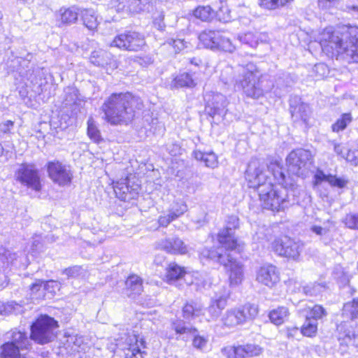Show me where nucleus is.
Segmentation results:
<instances>
[{
  "label": "nucleus",
  "mask_w": 358,
  "mask_h": 358,
  "mask_svg": "<svg viewBox=\"0 0 358 358\" xmlns=\"http://www.w3.org/2000/svg\"><path fill=\"white\" fill-rule=\"evenodd\" d=\"M292 114L294 121L302 120L308 124L310 114V107L308 104L302 103L294 108Z\"/></svg>",
  "instance_id": "32"
},
{
  "label": "nucleus",
  "mask_w": 358,
  "mask_h": 358,
  "mask_svg": "<svg viewBox=\"0 0 358 358\" xmlns=\"http://www.w3.org/2000/svg\"><path fill=\"white\" fill-rule=\"evenodd\" d=\"M222 324L228 328L235 327L243 324V317L238 307L228 309L222 317Z\"/></svg>",
  "instance_id": "22"
},
{
  "label": "nucleus",
  "mask_w": 358,
  "mask_h": 358,
  "mask_svg": "<svg viewBox=\"0 0 358 358\" xmlns=\"http://www.w3.org/2000/svg\"><path fill=\"white\" fill-rule=\"evenodd\" d=\"M200 42L207 48L217 49L222 39V34L217 31L206 30L199 36Z\"/></svg>",
  "instance_id": "24"
},
{
  "label": "nucleus",
  "mask_w": 358,
  "mask_h": 358,
  "mask_svg": "<svg viewBox=\"0 0 358 358\" xmlns=\"http://www.w3.org/2000/svg\"><path fill=\"white\" fill-rule=\"evenodd\" d=\"M352 115L350 113H343L337 121L332 124L333 131L339 132L344 130L346 127L352 122Z\"/></svg>",
  "instance_id": "48"
},
{
  "label": "nucleus",
  "mask_w": 358,
  "mask_h": 358,
  "mask_svg": "<svg viewBox=\"0 0 358 358\" xmlns=\"http://www.w3.org/2000/svg\"><path fill=\"white\" fill-rule=\"evenodd\" d=\"M187 273L185 267H182L175 262H171L169 264L166 269V274L164 280L171 284L176 280L182 278Z\"/></svg>",
  "instance_id": "27"
},
{
  "label": "nucleus",
  "mask_w": 358,
  "mask_h": 358,
  "mask_svg": "<svg viewBox=\"0 0 358 358\" xmlns=\"http://www.w3.org/2000/svg\"><path fill=\"white\" fill-rule=\"evenodd\" d=\"M217 49L222 50L225 52H232L235 50V45L232 43L229 38L222 35V39L218 43Z\"/></svg>",
  "instance_id": "56"
},
{
  "label": "nucleus",
  "mask_w": 358,
  "mask_h": 358,
  "mask_svg": "<svg viewBox=\"0 0 358 358\" xmlns=\"http://www.w3.org/2000/svg\"><path fill=\"white\" fill-rule=\"evenodd\" d=\"M87 133L89 138L94 143H98L102 141L100 131L92 117H90L87 120Z\"/></svg>",
  "instance_id": "45"
},
{
  "label": "nucleus",
  "mask_w": 358,
  "mask_h": 358,
  "mask_svg": "<svg viewBox=\"0 0 358 358\" xmlns=\"http://www.w3.org/2000/svg\"><path fill=\"white\" fill-rule=\"evenodd\" d=\"M269 169L272 170L274 178L280 184L285 186H287L289 185L286 181L285 175L282 171V168L280 163L275 162V164H271Z\"/></svg>",
  "instance_id": "49"
},
{
  "label": "nucleus",
  "mask_w": 358,
  "mask_h": 358,
  "mask_svg": "<svg viewBox=\"0 0 358 358\" xmlns=\"http://www.w3.org/2000/svg\"><path fill=\"white\" fill-rule=\"evenodd\" d=\"M90 61L92 64L98 66L110 65L112 69H116L117 67V62L113 59L111 54L102 49L92 52Z\"/></svg>",
  "instance_id": "21"
},
{
  "label": "nucleus",
  "mask_w": 358,
  "mask_h": 358,
  "mask_svg": "<svg viewBox=\"0 0 358 358\" xmlns=\"http://www.w3.org/2000/svg\"><path fill=\"white\" fill-rule=\"evenodd\" d=\"M187 210V205L182 201L175 202L167 215H161L158 218L159 226L166 227L172 221L176 220Z\"/></svg>",
  "instance_id": "18"
},
{
  "label": "nucleus",
  "mask_w": 358,
  "mask_h": 358,
  "mask_svg": "<svg viewBox=\"0 0 358 358\" xmlns=\"http://www.w3.org/2000/svg\"><path fill=\"white\" fill-rule=\"evenodd\" d=\"M293 1L294 0H259V5L264 9L273 10L285 7Z\"/></svg>",
  "instance_id": "37"
},
{
  "label": "nucleus",
  "mask_w": 358,
  "mask_h": 358,
  "mask_svg": "<svg viewBox=\"0 0 358 358\" xmlns=\"http://www.w3.org/2000/svg\"><path fill=\"white\" fill-rule=\"evenodd\" d=\"M129 13H138L149 10L150 4L148 0H129Z\"/></svg>",
  "instance_id": "47"
},
{
  "label": "nucleus",
  "mask_w": 358,
  "mask_h": 358,
  "mask_svg": "<svg viewBox=\"0 0 358 358\" xmlns=\"http://www.w3.org/2000/svg\"><path fill=\"white\" fill-rule=\"evenodd\" d=\"M355 324L353 322H343L338 326V339L341 344L358 346V331L355 329Z\"/></svg>",
  "instance_id": "15"
},
{
  "label": "nucleus",
  "mask_w": 358,
  "mask_h": 358,
  "mask_svg": "<svg viewBox=\"0 0 358 358\" xmlns=\"http://www.w3.org/2000/svg\"><path fill=\"white\" fill-rule=\"evenodd\" d=\"M238 309L241 310V315L243 317V323L248 320L255 318L259 313L257 306L250 303L240 306Z\"/></svg>",
  "instance_id": "44"
},
{
  "label": "nucleus",
  "mask_w": 358,
  "mask_h": 358,
  "mask_svg": "<svg viewBox=\"0 0 358 358\" xmlns=\"http://www.w3.org/2000/svg\"><path fill=\"white\" fill-rule=\"evenodd\" d=\"M229 294V292H227L222 296L215 297L211 300V303L208 308V312L210 315L211 320H215L220 316L221 311L227 306Z\"/></svg>",
  "instance_id": "23"
},
{
  "label": "nucleus",
  "mask_w": 358,
  "mask_h": 358,
  "mask_svg": "<svg viewBox=\"0 0 358 358\" xmlns=\"http://www.w3.org/2000/svg\"><path fill=\"white\" fill-rule=\"evenodd\" d=\"M145 45L143 35L138 32H130L129 51H138Z\"/></svg>",
  "instance_id": "39"
},
{
  "label": "nucleus",
  "mask_w": 358,
  "mask_h": 358,
  "mask_svg": "<svg viewBox=\"0 0 358 358\" xmlns=\"http://www.w3.org/2000/svg\"><path fill=\"white\" fill-rule=\"evenodd\" d=\"M271 247L273 250L279 255L289 259L296 260L302 251L303 244L289 237L283 236L275 239Z\"/></svg>",
  "instance_id": "7"
},
{
  "label": "nucleus",
  "mask_w": 358,
  "mask_h": 358,
  "mask_svg": "<svg viewBox=\"0 0 358 358\" xmlns=\"http://www.w3.org/2000/svg\"><path fill=\"white\" fill-rule=\"evenodd\" d=\"M139 189L140 187L138 184L130 185L127 179L117 182L114 185V192L117 197L124 201H129L136 199Z\"/></svg>",
  "instance_id": "16"
},
{
  "label": "nucleus",
  "mask_w": 358,
  "mask_h": 358,
  "mask_svg": "<svg viewBox=\"0 0 358 358\" xmlns=\"http://www.w3.org/2000/svg\"><path fill=\"white\" fill-rule=\"evenodd\" d=\"M322 182H327L331 186L343 188L348 183V179L344 177L338 178L331 174H325L322 171L317 170L314 176V187L319 186Z\"/></svg>",
  "instance_id": "20"
},
{
  "label": "nucleus",
  "mask_w": 358,
  "mask_h": 358,
  "mask_svg": "<svg viewBox=\"0 0 358 358\" xmlns=\"http://www.w3.org/2000/svg\"><path fill=\"white\" fill-rule=\"evenodd\" d=\"M164 14L162 11H157L153 15V24L159 30H163L165 28L164 22Z\"/></svg>",
  "instance_id": "60"
},
{
  "label": "nucleus",
  "mask_w": 358,
  "mask_h": 358,
  "mask_svg": "<svg viewBox=\"0 0 358 358\" xmlns=\"http://www.w3.org/2000/svg\"><path fill=\"white\" fill-rule=\"evenodd\" d=\"M223 266L228 273L229 285L235 287L240 285L244 279V265L231 257L228 264Z\"/></svg>",
  "instance_id": "17"
},
{
  "label": "nucleus",
  "mask_w": 358,
  "mask_h": 358,
  "mask_svg": "<svg viewBox=\"0 0 358 358\" xmlns=\"http://www.w3.org/2000/svg\"><path fill=\"white\" fill-rule=\"evenodd\" d=\"M342 316L351 320L358 317V299H353L343 306Z\"/></svg>",
  "instance_id": "38"
},
{
  "label": "nucleus",
  "mask_w": 358,
  "mask_h": 358,
  "mask_svg": "<svg viewBox=\"0 0 358 358\" xmlns=\"http://www.w3.org/2000/svg\"><path fill=\"white\" fill-rule=\"evenodd\" d=\"M322 51L329 57H340L348 62H358V38L345 39L340 33L325 29L320 36Z\"/></svg>",
  "instance_id": "3"
},
{
  "label": "nucleus",
  "mask_w": 358,
  "mask_h": 358,
  "mask_svg": "<svg viewBox=\"0 0 358 358\" xmlns=\"http://www.w3.org/2000/svg\"><path fill=\"white\" fill-rule=\"evenodd\" d=\"M343 158H344L351 165L357 166L358 150H348L346 155H343Z\"/></svg>",
  "instance_id": "59"
},
{
  "label": "nucleus",
  "mask_w": 358,
  "mask_h": 358,
  "mask_svg": "<svg viewBox=\"0 0 358 358\" xmlns=\"http://www.w3.org/2000/svg\"><path fill=\"white\" fill-rule=\"evenodd\" d=\"M78 12L75 7L62 8L59 11V20L63 25L74 23L78 20Z\"/></svg>",
  "instance_id": "30"
},
{
  "label": "nucleus",
  "mask_w": 358,
  "mask_h": 358,
  "mask_svg": "<svg viewBox=\"0 0 358 358\" xmlns=\"http://www.w3.org/2000/svg\"><path fill=\"white\" fill-rule=\"evenodd\" d=\"M10 341L8 343H12L21 350H27L31 345L30 340L27 334L21 331L13 330L10 333Z\"/></svg>",
  "instance_id": "29"
},
{
  "label": "nucleus",
  "mask_w": 358,
  "mask_h": 358,
  "mask_svg": "<svg viewBox=\"0 0 358 358\" xmlns=\"http://www.w3.org/2000/svg\"><path fill=\"white\" fill-rule=\"evenodd\" d=\"M215 15L221 22H227L230 20V12L227 6H222L219 10L217 11Z\"/></svg>",
  "instance_id": "63"
},
{
  "label": "nucleus",
  "mask_w": 358,
  "mask_h": 358,
  "mask_svg": "<svg viewBox=\"0 0 358 358\" xmlns=\"http://www.w3.org/2000/svg\"><path fill=\"white\" fill-rule=\"evenodd\" d=\"M194 16L203 22H210L215 16V13L209 6H199L193 12Z\"/></svg>",
  "instance_id": "36"
},
{
  "label": "nucleus",
  "mask_w": 358,
  "mask_h": 358,
  "mask_svg": "<svg viewBox=\"0 0 358 358\" xmlns=\"http://www.w3.org/2000/svg\"><path fill=\"white\" fill-rule=\"evenodd\" d=\"M261 76L257 67L252 63L238 66L236 70L227 67L221 74L224 83H234L238 90L252 99H259L264 95V90L260 84Z\"/></svg>",
  "instance_id": "1"
},
{
  "label": "nucleus",
  "mask_w": 358,
  "mask_h": 358,
  "mask_svg": "<svg viewBox=\"0 0 358 358\" xmlns=\"http://www.w3.org/2000/svg\"><path fill=\"white\" fill-rule=\"evenodd\" d=\"M256 280L267 287H272L280 281V273L272 264H264L257 271Z\"/></svg>",
  "instance_id": "12"
},
{
  "label": "nucleus",
  "mask_w": 358,
  "mask_h": 358,
  "mask_svg": "<svg viewBox=\"0 0 358 358\" xmlns=\"http://www.w3.org/2000/svg\"><path fill=\"white\" fill-rule=\"evenodd\" d=\"M167 44L171 45L176 52H179L186 48V42L182 39H169Z\"/></svg>",
  "instance_id": "62"
},
{
  "label": "nucleus",
  "mask_w": 358,
  "mask_h": 358,
  "mask_svg": "<svg viewBox=\"0 0 358 358\" xmlns=\"http://www.w3.org/2000/svg\"><path fill=\"white\" fill-rule=\"evenodd\" d=\"M289 315L288 308L285 306H280L272 310L268 316L272 323L275 325H280L288 319Z\"/></svg>",
  "instance_id": "31"
},
{
  "label": "nucleus",
  "mask_w": 358,
  "mask_h": 358,
  "mask_svg": "<svg viewBox=\"0 0 358 358\" xmlns=\"http://www.w3.org/2000/svg\"><path fill=\"white\" fill-rule=\"evenodd\" d=\"M201 255L205 258L217 261L222 265L227 264L229 259L231 257L230 254L224 252L220 247L213 250L204 249Z\"/></svg>",
  "instance_id": "28"
},
{
  "label": "nucleus",
  "mask_w": 358,
  "mask_h": 358,
  "mask_svg": "<svg viewBox=\"0 0 358 358\" xmlns=\"http://www.w3.org/2000/svg\"><path fill=\"white\" fill-rule=\"evenodd\" d=\"M311 159L312 155L308 150L298 149L291 152L287 157L288 171L297 176H303L306 164Z\"/></svg>",
  "instance_id": "9"
},
{
  "label": "nucleus",
  "mask_w": 358,
  "mask_h": 358,
  "mask_svg": "<svg viewBox=\"0 0 358 358\" xmlns=\"http://www.w3.org/2000/svg\"><path fill=\"white\" fill-rule=\"evenodd\" d=\"M140 100L129 92L112 94L102 106L105 120L111 124H127L140 108Z\"/></svg>",
  "instance_id": "2"
},
{
  "label": "nucleus",
  "mask_w": 358,
  "mask_h": 358,
  "mask_svg": "<svg viewBox=\"0 0 358 358\" xmlns=\"http://www.w3.org/2000/svg\"><path fill=\"white\" fill-rule=\"evenodd\" d=\"M196 85L192 76L187 73L178 75L171 82V87H193Z\"/></svg>",
  "instance_id": "33"
},
{
  "label": "nucleus",
  "mask_w": 358,
  "mask_h": 358,
  "mask_svg": "<svg viewBox=\"0 0 358 358\" xmlns=\"http://www.w3.org/2000/svg\"><path fill=\"white\" fill-rule=\"evenodd\" d=\"M32 84L34 91L41 94L43 91V87L47 84L46 73L43 69L37 68L32 71L28 78Z\"/></svg>",
  "instance_id": "25"
},
{
  "label": "nucleus",
  "mask_w": 358,
  "mask_h": 358,
  "mask_svg": "<svg viewBox=\"0 0 358 358\" xmlns=\"http://www.w3.org/2000/svg\"><path fill=\"white\" fill-rule=\"evenodd\" d=\"M60 283L55 280L44 281L43 289L42 292H45V295L50 294L53 296L57 290L60 289Z\"/></svg>",
  "instance_id": "54"
},
{
  "label": "nucleus",
  "mask_w": 358,
  "mask_h": 358,
  "mask_svg": "<svg viewBox=\"0 0 358 358\" xmlns=\"http://www.w3.org/2000/svg\"><path fill=\"white\" fill-rule=\"evenodd\" d=\"M124 342L120 341L116 345L120 349L125 350V358H143L145 343L143 338L138 339L136 334L125 335ZM122 338L121 340H122Z\"/></svg>",
  "instance_id": "10"
},
{
  "label": "nucleus",
  "mask_w": 358,
  "mask_h": 358,
  "mask_svg": "<svg viewBox=\"0 0 358 358\" xmlns=\"http://www.w3.org/2000/svg\"><path fill=\"white\" fill-rule=\"evenodd\" d=\"M217 241L224 252L228 250H241V243H238L234 237L231 227H226L222 229L217 234Z\"/></svg>",
  "instance_id": "19"
},
{
  "label": "nucleus",
  "mask_w": 358,
  "mask_h": 358,
  "mask_svg": "<svg viewBox=\"0 0 358 358\" xmlns=\"http://www.w3.org/2000/svg\"><path fill=\"white\" fill-rule=\"evenodd\" d=\"M222 355L227 358H241V352L239 345L238 346H226L222 348Z\"/></svg>",
  "instance_id": "53"
},
{
  "label": "nucleus",
  "mask_w": 358,
  "mask_h": 358,
  "mask_svg": "<svg viewBox=\"0 0 358 358\" xmlns=\"http://www.w3.org/2000/svg\"><path fill=\"white\" fill-rule=\"evenodd\" d=\"M317 331V322L307 317L304 324L301 327V334L305 336L313 337L316 334Z\"/></svg>",
  "instance_id": "46"
},
{
  "label": "nucleus",
  "mask_w": 358,
  "mask_h": 358,
  "mask_svg": "<svg viewBox=\"0 0 358 358\" xmlns=\"http://www.w3.org/2000/svg\"><path fill=\"white\" fill-rule=\"evenodd\" d=\"M57 328V322L54 318L41 315L31 325V338L38 343H48L56 337Z\"/></svg>",
  "instance_id": "5"
},
{
  "label": "nucleus",
  "mask_w": 358,
  "mask_h": 358,
  "mask_svg": "<svg viewBox=\"0 0 358 358\" xmlns=\"http://www.w3.org/2000/svg\"><path fill=\"white\" fill-rule=\"evenodd\" d=\"M202 310L203 308L200 304L194 302L187 303L182 310L183 317L187 319L197 317L202 313Z\"/></svg>",
  "instance_id": "40"
},
{
  "label": "nucleus",
  "mask_w": 358,
  "mask_h": 358,
  "mask_svg": "<svg viewBox=\"0 0 358 358\" xmlns=\"http://www.w3.org/2000/svg\"><path fill=\"white\" fill-rule=\"evenodd\" d=\"M241 358H250L259 356L263 352V349L258 345L245 344L239 345Z\"/></svg>",
  "instance_id": "35"
},
{
  "label": "nucleus",
  "mask_w": 358,
  "mask_h": 358,
  "mask_svg": "<svg viewBox=\"0 0 358 358\" xmlns=\"http://www.w3.org/2000/svg\"><path fill=\"white\" fill-rule=\"evenodd\" d=\"M129 0H113L110 2V9L119 13H129Z\"/></svg>",
  "instance_id": "52"
},
{
  "label": "nucleus",
  "mask_w": 358,
  "mask_h": 358,
  "mask_svg": "<svg viewBox=\"0 0 358 358\" xmlns=\"http://www.w3.org/2000/svg\"><path fill=\"white\" fill-rule=\"evenodd\" d=\"M17 256L15 253L5 248H0V264H1L3 266L8 267L13 265L15 261L17 260Z\"/></svg>",
  "instance_id": "42"
},
{
  "label": "nucleus",
  "mask_w": 358,
  "mask_h": 358,
  "mask_svg": "<svg viewBox=\"0 0 358 358\" xmlns=\"http://www.w3.org/2000/svg\"><path fill=\"white\" fill-rule=\"evenodd\" d=\"M84 24L90 30L95 29L99 24L97 17L92 10H85L82 13Z\"/></svg>",
  "instance_id": "43"
},
{
  "label": "nucleus",
  "mask_w": 358,
  "mask_h": 358,
  "mask_svg": "<svg viewBox=\"0 0 358 358\" xmlns=\"http://www.w3.org/2000/svg\"><path fill=\"white\" fill-rule=\"evenodd\" d=\"M130 32L121 34L115 36L110 45L121 50L129 51Z\"/></svg>",
  "instance_id": "41"
},
{
  "label": "nucleus",
  "mask_w": 358,
  "mask_h": 358,
  "mask_svg": "<svg viewBox=\"0 0 358 358\" xmlns=\"http://www.w3.org/2000/svg\"><path fill=\"white\" fill-rule=\"evenodd\" d=\"M257 192L264 208L278 212L287 206V189L281 185H273L271 182L261 187Z\"/></svg>",
  "instance_id": "4"
},
{
  "label": "nucleus",
  "mask_w": 358,
  "mask_h": 358,
  "mask_svg": "<svg viewBox=\"0 0 358 358\" xmlns=\"http://www.w3.org/2000/svg\"><path fill=\"white\" fill-rule=\"evenodd\" d=\"M44 281L41 280H36L31 285L30 291L33 299H41L45 297V292H42L43 289Z\"/></svg>",
  "instance_id": "50"
},
{
  "label": "nucleus",
  "mask_w": 358,
  "mask_h": 358,
  "mask_svg": "<svg viewBox=\"0 0 358 358\" xmlns=\"http://www.w3.org/2000/svg\"><path fill=\"white\" fill-rule=\"evenodd\" d=\"M126 294L131 297H135L143 292L141 278L136 275L129 276L125 281Z\"/></svg>",
  "instance_id": "26"
},
{
  "label": "nucleus",
  "mask_w": 358,
  "mask_h": 358,
  "mask_svg": "<svg viewBox=\"0 0 358 358\" xmlns=\"http://www.w3.org/2000/svg\"><path fill=\"white\" fill-rule=\"evenodd\" d=\"M16 180L22 185L35 191L41 189L38 171L31 164H21L15 173Z\"/></svg>",
  "instance_id": "8"
},
{
  "label": "nucleus",
  "mask_w": 358,
  "mask_h": 358,
  "mask_svg": "<svg viewBox=\"0 0 358 358\" xmlns=\"http://www.w3.org/2000/svg\"><path fill=\"white\" fill-rule=\"evenodd\" d=\"M338 4L339 0H317L318 7L325 10L336 8Z\"/></svg>",
  "instance_id": "58"
},
{
  "label": "nucleus",
  "mask_w": 358,
  "mask_h": 358,
  "mask_svg": "<svg viewBox=\"0 0 358 358\" xmlns=\"http://www.w3.org/2000/svg\"><path fill=\"white\" fill-rule=\"evenodd\" d=\"M238 39L241 42L247 44L252 48H255L259 43V37L257 33L248 32L238 36Z\"/></svg>",
  "instance_id": "51"
},
{
  "label": "nucleus",
  "mask_w": 358,
  "mask_h": 358,
  "mask_svg": "<svg viewBox=\"0 0 358 358\" xmlns=\"http://www.w3.org/2000/svg\"><path fill=\"white\" fill-rule=\"evenodd\" d=\"M47 169L49 177L55 183L64 186L71 182L72 175L70 171L59 162H49Z\"/></svg>",
  "instance_id": "11"
},
{
  "label": "nucleus",
  "mask_w": 358,
  "mask_h": 358,
  "mask_svg": "<svg viewBox=\"0 0 358 358\" xmlns=\"http://www.w3.org/2000/svg\"><path fill=\"white\" fill-rule=\"evenodd\" d=\"M203 162L206 166L213 169L216 167L218 164L217 158L213 152H206Z\"/></svg>",
  "instance_id": "64"
},
{
  "label": "nucleus",
  "mask_w": 358,
  "mask_h": 358,
  "mask_svg": "<svg viewBox=\"0 0 358 358\" xmlns=\"http://www.w3.org/2000/svg\"><path fill=\"white\" fill-rule=\"evenodd\" d=\"M208 341V337L195 335L192 340V345L194 348L202 350L206 347Z\"/></svg>",
  "instance_id": "57"
},
{
  "label": "nucleus",
  "mask_w": 358,
  "mask_h": 358,
  "mask_svg": "<svg viewBox=\"0 0 358 358\" xmlns=\"http://www.w3.org/2000/svg\"><path fill=\"white\" fill-rule=\"evenodd\" d=\"M206 108L211 116L225 113L227 100L225 96L217 92H209L205 95Z\"/></svg>",
  "instance_id": "13"
},
{
  "label": "nucleus",
  "mask_w": 358,
  "mask_h": 358,
  "mask_svg": "<svg viewBox=\"0 0 358 358\" xmlns=\"http://www.w3.org/2000/svg\"><path fill=\"white\" fill-rule=\"evenodd\" d=\"M267 173L264 164L259 159H251L245 171V179L249 187L258 191L261 187L271 183Z\"/></svg>",
  "instance_id": "6"
},
{
  "label": "nucleus",
  "mask_w": 358,
  "mask_h": 358,
  "mask_svg": "<svg viewBox=\"0 0 358 358\" xmlns=\"http://www.w3.org/2000/svg\"><path fill=\"white\" fill-rule=\"evenodd\" d=\"M324 288V287L319 283H313V284L305 286L303 287V291L306 293V294L312 296V295L317 294Z\"/></svg>",
  "instance_id": "61"
},
{
  "label": "nucleus",
  "mask_w": 358,
  "mask_h": 358,
  "mask_svg": "<svg viewBox=\"0 0 358 358\" xmlns=\"http://www.w3.org/2000/svg\"><path fill=\"white\" fill-rule=\"evenodd\" d=\"M157 248L171 255H186L188 246L178 237L164 238L157 243Z\"/></svg>",
  "instance_id": "14"
},
{
  "label": "nucleus",
  "mask_w": 358,
  "mask_h": 358,
  "mask_svg": "<svg viewBox=\"0 0 358 358\" xmlns=\"http://www.w3.org/2000/svg\"><path fill=\"white\" fill-rule=\"evenodd\" d=\"M327 315V312L325 309L320 306L315 305L310 311V318L313 320L317 321L319 319L322 318L324 316Z\"/></svg>",
  "instance_id": "55"
},
{
  "label": "nucleus",
  "mask_w": 358,
  "mask_h": 358,
  "mask_svg": "<svg viewBox=\"0 0 358 358\" xmlns=\"http://www.w3.org/2000/svg\"><path fill=\"white\" fill-rule=\"evenodd\" d=\"M22 351L12 343H5L1 347V358H26Z\"/></svg>",
  "instance_id": "34"
}]
</instances>
